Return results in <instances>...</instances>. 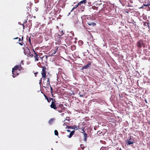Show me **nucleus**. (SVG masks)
Wrapping results in <instances>:
<instances>
[{
  "label": "nucleus",
  "instance_id": "a878e982",
  "mask_svg": "<svg viewBox=\"0 0 150 150\" xmlns=\"http://www.w3.org/2000/svg\"><path fill=\"white\" fill-rule=\"evenodd\" d=\"M50 98V102L51 100H52V101H53L54 102L56 101L55 100L52 98Z\"/></svg>",
  "mask_w": 150,
  "mask_h": 150
},
{
  "label": "nucleus",
  "instance_id": "1a4fd4ad",
  "mask_svg": "<svg viewBox=\"0 0 150 150\" xmlns=\"http://www.w3.org/2000/svg\"><path fill=\"white\" fill-rule=\"evenodd\" d=\"M58 48L57 47V48H56L55 50H54L53 49L52 50H51V52H50V53L51 52H53L52 54H50V56H51L53 55V54H55L56 53V52H57Z\"/></svg>",
  "mask_w": 150,
  "mask_h": 150
},
{
  "label": "nucleus",
  "instance_id": "79ce46f5",
  "mask_svg": "<svg viewBox=\"0 0 150 150\" xmlns=\"http://www.w3.org/2000/svg\"><path fill=\"white\" fill-rule=\"evenodd\" d=\"M18 37H16V38H14V39H18Z\"/></svg>",
  "mask_w": 150,
  "mask_h": 150
},
{
  "label": "nucleus",
  "instance_id": "9d476101",
  "mask_svg": "<svg viewBox=\"0 0 150 150\" xmlns=\"http://www.w3.org/2000/svg\"><path fill=\"white\" fill-rule=\"evenodd\" d=\"M91 65V63L90 62H89L85 66H83L82 69H88V68H89L90 66Z\"/></svg>",
  "mask_w": 150,
  "mask_h": 150
},
{
  "label": "nucleus",
  "instance_id": "49530a36",
  "mask_svg": "<svg viewBox=\"0 0 150 150\" xmlns=\"http://www.w3.org/2000/svg\"><path fill=\"white\" fill-rule=\"evenodd\" d=\"M33 17L34 18H35V16H33Z\"/></svg>",
  "mask_w": 150,
  "mask_h": 150
},
{
  "label": "nucleus",
  "instance_id": "f3484780",
  "mask_svg": "<svg viewBox=\"0 0 150 150\" xmlns=\"http://www.w3.org/2000/svg\"><path fill=\"white\" fill-rule=\"evenodd\" d=\"M74 132H73V131H72L69 134V135H68L67 136V137H68L69 138H71L72 136L73 135V134H74Z\"/></svg>",
  "mask_w": 150,
  "mask_h": 150
},
{
  "label": "nucleus",
  "instance_id": "2eb2a0df",
  "mask_svg": "<svg viewBox=\"0 0 150 150\" xmlns=\"http://www.w3.org/2000/svg\"><path fill=\"white\" fill-rule=\"evenodd\" d=\"M84 140L86 142L87 140V134L85 133L83 134Z\"/></svg>",
  "mask_w": 150,
  "mask_h": 150
},
{
  "label": "nucleus",
  "instance_id": "c9c22d12",
  "mask_svg": "<svg viewBox=\"0 0 150 150\" xmlns=\"http://www.w3.org/2000/svg\"><path fill=\"white\" fill-rule=\"evenodd\" d=\"M65 114V113H62L61 114V115L63 117Z\"/></svg>",
  "mask_w": 150,
  "mask_h": 150
},
{
  "label": "nucleus",
  "instance_id": "473e14b6",
  "mask_svg": "<svg viewBox=\"0 0 150 150\" xmlns=\"http://www.w3.org/2000/svg\"><path fill=\"white\" fill-rule=\"evenodd\" d=\"M45 57V56H43L42 57L39 56V57L42 60V59Z\"/></svg>",
  "mask_w": 150,
  "mask_h": 150
},
{
  "label": "nucleus",
  "instance_id": "0eeeda50",
  "mask_svg": "<svg viewBox=\"0 0 150 150\" xmlns=\"http://www.w3.org/2000/svg\"><path fill=\"white\" fill-rule=\"evenodd\" d=\"M12 74H13V77H15L16 76H17L18 75V73L17 71L13 70H12Z\"/></svg>",
  "mask_w": 150,
  "mask_h": 150
},
{
  "label": "nucleus",
  "instance_id": "2f4dec72",
  "mask_svg": "<svg viewBox=\"0 0 150 150\" xmlns=\"http://www.w3.org/2000/svg\"><path fill=\"white\" fill-rule=\"evenodd\" d=\"M82 132H81L83 133H85V131L84 130V129H82Z\"/></svg>",
  "mask_w": 150,
  "mask_h": 150
},
{
  "label": "nucleus",
  "instance_id": "cd10ccee",
  "mask_svg": "<svg viewBox=\"0 0 150 150\" xmlns=\"http://www.w3.org/2000/svg\"><path fill=\"white\" fill-rule=\"evenodd\" d=\"M26 22H27V20H25L24 23L23 24H22V25H23V28L25 27L24 24L25 23H26Z\"/></svg>",
  "mask_w": 150,
  "mask_h": 150
},
{
  "label": "nucleus",
  "instance_id": "3c124183",
  "mask_svg": "<svg viewBox=\"0 0 150 150\" xmlns=\"http://www.w3.org/2000/svg\"><path fill=\"white\" fill-rule=\"evenodd\" d=\"M65 114H67V113L66 112H65Z\"/></svg>",
  "mask_w": 150,
  "mask_h": 150
},
{
  "label": "nucleus",
  "instance_id": "39448f33",
  "mask_svg": "<svg viewBox=\"0 0 150 150\" xmlns=\"http://www.w3.org/2000/svg\"><path fill=\"white\" fill-rule=\"evenodd\" d=\"M34 58L35 61H38L39 60V55L36 53V52L34 50Z\"/></svg>",
  "mask_w": 150,
  "mask_h": 150
},
{
  "label": "nucleus",
  "instance_id": "58836bf2",
  "mask_svg": "<svg viewBox=\"0 0 150 150\" xmlns=\"http://www.w3.org/2000/svg\"><path fill=\"white\" fill-rule=\"evenodd\" d=\"M44 96H45V98H47V97L45 94H44Z\"/></svg>",
  "mask_w": 150,
  "mask_h": 150
},
{
  "label": "nucleus",
  "instance_id": "7c9ffc66",
  "mask_svg": "<svg viewBox=\"0 0 150 150\" xmlns=\"http://www.w3.org/2000/svg\"><path fill=\"white\" fill-rule=\"evenodd\" d=\"M50 89H51V92L52 94V96H53V95L52 94V91H53L52 89V88L51 87V86H50Z\"/></svg>",
  "mask_w": 150,
  "mask_h": 150
},
{
  "label": "nucleus",
  "instance_id": "603ef678",
  "mask_svg": "<svg viewBox=\"0 0 150 150\" xmlns=\"http://www.w3.org/2000/svg\"><path fill=\"white\" fill-rule=\"evenodd\" d=\"M68 130V131H69V130Z\"/></svg>",
  "mask_w": 150,
  "mask_h": 150
},
{
  "label": "nucleus",
  "instance_id": "f704fd0d",
  "mask_svg": "<svg viewBox=\"0 0 150 150\" xmlns=\"http://www.w3.org/2000/svg\"><path fill=\"white\" fill-rule=\"evenodd\" d=\"M44 56H45V58L46 60H47V57H48V56L46 55H44Z\"/></svg>",
  "mask_w": 150,
  "mask_h": 150
},
{
  "label": "nucleus",
  "instance_id": "8fccbe9b",
  "mask_svg": "<svg viewBox=\"0 0 150 150\" xmlns=\"http://www.w3.org/2000/svg\"><path fill=\"white\" fill-rule=\"evenodd\" d=\"M74 35V34L73 33V36Z\"/></svg>",
  "mask_w": 150,
  "mask_h": 150
},
{
  "label": "nucleus",
  "instance_id": "a211bd4d",
  "mask_svg": "<svg viewBox=\"0 0 150 150\" xmlns=\"http://www.w3.org/2000/svg\"><path fill=\"white\" fill-rule=\"evenodd\" d=\"M18 69L19 71H20L22 70H23V67H21V65H18Z\"/></svg>",
  "mask_w": 150,
  "mask_h": 150
},
{
  "label": "nucleus",
  "instance_id": "e433bc0d",
  "mask_svg": "<svg viewBox=\"0 0 150 150\" xmlns=\"http://www.w3.org/2000/svg\"><path fill=\"white\" fill-rule=\"evenodd\" d=\"M28 41H29V42H30V44H31V40H30V38L29 39V40H28Z\"/></svg>",
  "mask_w": 150,
  "mask_h": 150
},
{
  "label": "nucleus",
  "instance_id": "423d86ee",
  "mask_svg": "<svg viewBox=\"0 0 150 150\" xmlns=\"http://www.w3.org/2000/svg\"><path fill=\"white\" fill-rule=\"evenodd\" d=\"M119 1L122 6H125L127 3L126 0H119Z\"/></svg>",
  "mask_w": 150,
  "mask_h": 150
},
{
  "label": "nucleus",
  "instance_id": "6ab92c4d",
  "mask_svg": "<svg viewBox=\"0 0 150 150\" xmlns=\"http://www.w3.org/2000/svg\"><path fill=\"white\" fill-rule=\"evenodd\" d=\"M29 51V53L28 54V56L30 57H33L34 56V55L32 53H31L29 51V50H28Z\"/></svg>",
  "mask_w": 150,
  "mask_h": 150
},
{
  "label": "nucleus",
  "instance_id": "9b49d317",
  "mask_svg": "<svg viewBox=\"0 0 150 150\" xmlns=\"http://www.w3.org/2000/svg\"><path fill=\"white\" fill-rule=\"evenodd\" d=\"M58 107L60 108V109L62 110L63 111H64L65 110V108L64 106V105L63 104H61L59 105Z\"/></svg>",
  "mask_w": 150,
  "mask_h": 150
},
{
  "label": "nucleus",
  "instance_id": "5701e85b",
  "mask_svg": "<svg viewBox=\"0 0 150 150\" xmlns=\"http://www.w3.org/2000/svg\"><path fill=\"white\" fill-rule=\"evenodd\" d=\"M97 134L98 135L100 136L102 134V132L100 131H99L97 132Z\"/></svg>",
  "mask_w": 150,
  "mask_h": 150
},
{
  "label": "nucleus",
  "instance_id": "7ed1b4c3",
  "mask_svg": "<svg viewBox=\"0 0 150 150\" xmlns=\"http://www.w3.org/2000/svg\"><path fill=\"white\" fill-rule=\"evenodd\" d=\"M142 45H144L143 43V41L142 40H140L138 42H137V46L139 48H141L142 47ZM145 46L144 45V47Z\"/></svg>",
  "mask_w": 150,
  "mask_h": 150
},
{
  "label": "nucleus",
  "instance_id": "6e6552de",
  "mask_svg": "<svg viewBox=\"0 0 150 150\" xmlns=\"http://www.w3.org/2000/svg\"><path fill=\"white\" fill-rule=\"evenodd\" d=\"M19 42H18L19 45H22L24 43H23V37H22V38L21 39L20 38H19Z\"/></svg>",
  "mask_w": 150,
  "mask_h": 150
},
{
  "label": "nucleus",
  "instance_id": "f257e3e1",
  "mask_svg": "<svg viewBox=\"0 0 150 150\" xmlns=\"http://www.w3.org/2000/svg\"><path fill=\"white\" fill-rule=\"evenodd\" d=\"M42 68V70L41 72L42 78H43V80L45 81L46 79V68L45 67H43Z\"/></svg>",
  "mask_w": 150,
  "mask_h": 150
},
{
  "label": "nucleus",
  "instance_id": "b1692460",
  "mask_svg": "<svg viewBox=\"0 0 150 150\" xmlns=\"http://www.w3.org/2000/svg\"><path fill=\"white\" fill-rule=\"evenodd\" d=\"M54 132V134L55 135H56V136L58 135V131L57 130H55Z\"/></svg>",
  "mask_w": 150,
  "mask_h": 150
},
{
  "label": "nucleus",
  "instance_id": "393cba45",
  "mask_svg": "<svg viewBox=\"0 0 150 150\" xmlns=\"http://www.w3.org/2000/svg\"><path fill=\"white\" fill-rule=\"evenodd\" d=\"M80 146L81 148L82 149H84L85 148V146L83 144H81Z\"/></svg>",
  "mask_w": 150,
  "mask_h": 150
},
{
  "label": "nucleus",
  "instance_id": "4468645a",
  "mask_svg": "<svg viewBox=\"0 0 150 150\" xmlns=\"http://www.w3.org/2000/svg\"><path fill=\"white\" fill-rule=\"evenodd\" d=\"M126 143L127 145H130L131 144H133L134 142L132 141H131L130 140H127L126 142Z\"/></svg>",
  "mask_w": 150,
  "mask_h": 150
},
{
  "label": "nucleus",
  "instance_id": "4c0bfd02",
  "mask_svg": "<svg viewBox=\"0 0 150 150\" xmlns=\"http://www.w3.org/2000/svg\"><path fill=\"white\" fill-rule=\"evenodd\" d=\"M87 16V17L86 18H87V19H88V18H90V16Z\"/></svg>",
  "mask_w": 150,
  "mask_h": 150
},
{
  "label": "nucleus",
  "instance_id": "f8f14e48",
  "mask_svg": "<svg viewBox=\"0 0 150 150\" xmlns=\"http://www.w3.org/2000/svg\"><path fill=\"white\" fill-rule=\"evenodd\" d=\"M88 24L89 25L95 26L96 25V23L93 22H88Z\"/></svg>",
  "mask_w": 150,
  "mask_h": 150
},
{
  "label": "nucleus",
  "instance_id": "864d4df0",
  "mask_svg": "<svg viewBox=\"0 0 150 150\" xmlns=\"http://www.w3.org/2000/svg\"><path fill=\"white\" fill-rule=\"evenodd\" d=\"M149 143H150V142H149Z\"/></svg>",
  "mask_w": 150,
  "mask_h": 150
},
{
  "label": "nucleus",
  "instance_id": "c756f323",
  "mask_svg": "<svg viewBox=\"0 0 150 150\" xmlns=\"http://www.w3.org/2000/svg\"><path fill=\"white\" fill-rule=\"evenodd\" d=\"M144 6L148 7V6H150V3L149 4H144Z\"/></svg>",
  "mask_w": 150,
  "mask_h": 150
},
{
  "label": "nucleus",
  "instance_id": "f03ea898",
  "mask_svg": "<svg viewBox=\"0 0 150 150\" xmlns=\"http://www.w3.org/2000/svg\"><path fill=\"white\" fill-rule=\"evenodd\" d=\"M57 103H57L56 101L54 102L52 101L51 104L50 105V108L55 110H57V109L58 108V105H57Z\"/></svg>",
  "mask_w": 150,
  "mask_h": 150
},
{
  "label": "nucleus",
  "instance_id": "72a5a7b5",
  "mask_svg": "<svg viewBox=\"0 0 150 150\" xmlns=\"http://www.w3.org/2000/svg\"><path fill=\"white\" fill-rule=\"evenodd\" d=\"M148 8H147V10L149 11H150V7L149 6H148Z\"/></svg>",
  "mask_w": 150,
  "mask_h": 150
},
{
  "label": "nucleus",
  "instance_id": "4be33fe9",
  "mask_svg": "<svg viewBox=\"0 0 150 150\" xmlns=\"http://www.w3.org/2000/svg\"><path fill=\"white\" fill-rule=\"evenodd\" d=\"M56 110L58 111L59 112H63V111L60 109L59 107H58V108Z\"/></svg>",
  "mask_w": 150,
  "mask_h": 150
},
{
  "label": "nucleus",
  "instance_id": "412c9836",
  "mask_svg": "<svg viewBox=\"0 0 150 150\" xmlns=\"http://www.w3.org/2000/svg\"><path fill=\"white\" fill-rule=\"evenodd\" d=\"M59 34H58V35H59L60 36L64 34V33L63 32V31H59Z\"/></svg>",
  "mask_w": 150,
  "mask_h": 150
},
{
  "label": "nucleus",
  "instance_id": "a19ab883",
  "mask_svg": "<svg viewBox=\"0 0 150 150\" xmlns=\"http://www.w3.org/2000/svg\"><path fill=\"white\" fill-rule=\"evenodd\" d=\"M35 10H36V11H38V8H36V9H35Z\"/></svg>",
  "mask_w": 150,
  "mask_h": 150
},
{
  "label": "nucleus",
  "instance_id": "aec40b11",
  "mask_svg": "<svg viewBox=\"0 0 150 150\" xmlns=\"http://www.w3.org/2000/svg\"><path fill=\"white\" fill-rule=\"evenodd\" d=\"M143 23H144V25H145L146 26H147L148 27L149 26V22H144Z\"/></svg>",
  "mask_w": 150,
  "mask_h": 150
},
{
  "label": "nucleus",
  "instance_id": "37998d69",
  "mask_svg": "<svg viewBox=\"0 0 150 150\" xmlns=\"http://www.w3.org/2000/svg\"><path fill=\"white\" fill-rule=\"evenodd\" d=\"M38 74V72H37L34 73V74Z\"/></svg>",
  "mask_w": 150,
  "mask_h": 150
},
{
  "label": "nucleus",
  "instance_id": "bb28decb",
  "mask_svg": "<svg viewBox=\"0 0 150 150\" xmlns=\"http://www.w3.org/2000/svg\"><path fill=\"white\" fill-rule=\"evenodd\" d=\"M53 121V119H51L50 120L49 122V123L50 124H51L52 123V122Z\"/></svg>",
  "mask_w": 150,
  "mask_h": 150
},
{
  "label": "nucleus",
  "instance_id": "de8ad7c7",
  "mask_svg": "<svg viewBox=\"0 0 150 150\" xmlns=\"http://www.w3.org/2000/svg\"><path fill=\"white\" fill-rule=\"evenodd\" d=\"M80 96H81V97H83V95H80Z\"/></svg>",
  "mask_w": 150,
  "mask_h": 150
},
{
  "label": "nucleus",
  "instance_id": "a18cd8bd",
  "mask_svg": "<svg viewBox=\"0 0 150 150\" xmlns=\"http://www.w3.org/2000/svg\"><path fill=\"white\" fill-rule=\"evenodd\" d=\"M77 127L76 126H75V127L74 128V129H75V128H76Z\"/></svg>",
  "mask_w": 150,
  "mask_h": 150
},
{
  "label": "nucleus",
  "instance_id": "ea45409f",
  "mask_svg": "<svg viewBox=\"0 0 150 150\" xmlns=\"http://www.w3.org/2000/svg\"><path fill=\"white\" fill-rule=\"evenodd\" d=\"M148 124H150V121H148Z\"/></svg>",
  "mask_w": 150,
  "mask_h": 150
},
{
  "label": "nucleus",
  "instance_id": "09e8293b",
  "mask_svg": "<svg viewBox=\"0 0 150 150\" xmlns=\"http://www.w3.org/2000/svg\"><path fill=\"white\" fill-rule=\"evenodd\" d=\"M145 101H146V103H147V101H146V100H145Z\"/></svg>",
  "mask_w": 150,
  "mask_h": 150
},
{
  "label": "nucleus",
  "instance_id": "20e7f679",
  "mask_svg": "<svg viewBox=\"0 0 150 150\" xmlns=\"http://www.w3.org/2000/svg\"><path fill=\"white\" fill-rule=\"evenodd\" d=\"M43 83L44 85H45V87H47L50 86V79L49 78L47 79V80L46 81H43ZM44 87H45V86H44Z\"/></svg>",
  "mask_w": 150,
  "mask_h": 150
},
{
  "label": "nucleus",
  "instance_id": "dca6fc26",
  "mask_svg": "<svg viewBox=\"0 0 150 150\" xmlns=\"http://www.w3.org/2000/svg\"><path fill=\"white\" fill-rule=\"evenodd\" d=\"M18 68V65L15 66L14 68H12V70H14L17 71Z\"/></svg>",
  "mask_w": 150,
  "mask_h": 150
},
{
  "label": "nucleus",
  "instance_id": "c85d7f7f",
  "mask_svg": "<svg viewBox=\"0 0 150 150\" xmlns=\"http://www.w3.org/2000/svg\"><path fill=\"white\" fill-rule=\"evenodd\" d=\"M46 99L47 102L48 103H50V99H49L50 98H48V97H47V98H46Z\"/></svg>",
  "mask_w": 150,
  "mask_h": 150
},
{
  "label": "nucleus",
  "instance_id": "ddd939ff",
  "mask_svg": "<svg viewBox=\"0 0 150 150\" xmlns=\"http://www.w3.org/2000/svg\"><path fill=\"white\" fill-rule=\"evenodd\" d=\"M27 19L31 18L33 17L32 15H31L29 13H27Z\"/></svg>",
  "mask_w": 150,
  "mask_h": 150
},
{
  "label": "nucleus",
  "instance_id": "c03bdc74",
  "mask_svg": "<svg viewBox=\"0 0 150 150\" xmlns=\"http://www.w3.org/2000/svg\"><path fill=\"white\" fill-rule=\"evenodd\" d=\"M42 78H41V80L42 79ZM41 80L40 81L39 83H41Z\"/></svg>",
  "mask_w": 150,
  "mask_h": 150
}]
</instances>
